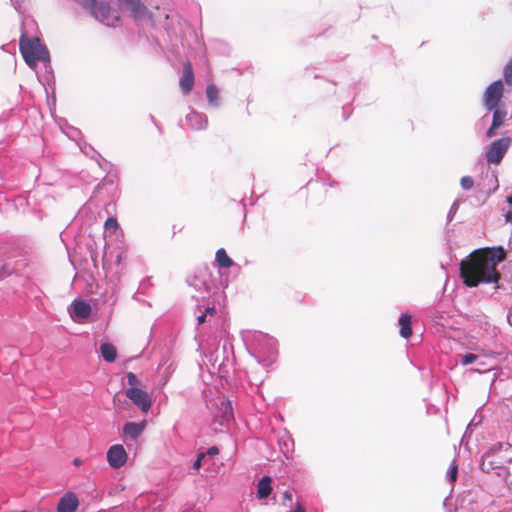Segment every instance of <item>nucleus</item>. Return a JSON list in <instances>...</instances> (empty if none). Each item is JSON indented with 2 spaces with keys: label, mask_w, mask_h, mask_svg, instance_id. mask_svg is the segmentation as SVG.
I'll use <instances>...</instances> for the list:
<instances>
[{
  "label": "nucleus",
  "mask_w": 512,
  "mask_h": 512,
  "mask_svg": "<svg viewBox=\"0 0 512 512\" xmlns=\"http://www.w3.org/2000/svg\"><path fill=\"white\" fill-rule=\"evenodd\" d=\"M507 253L501 246L486 247L473 251L460 263V274L468 287H475L480 283H497L500 273L497 265L506 259Z\"/></svg>",
  "instance_id": "obj_1"
},
{
  "label": "nucleus",
  "mask_w": 512,
  "mask_h": 512,
  "mask_svg": "<svg viewBox=\"0 0 512 512\" xmlns=\"http://www.w3.org/2000/svg\"><path fill=\"white\" fill-rule=\"evenodd\" d=\"M20 52L29 67L35 68L38 61L49 62L50 55L47 48L38 38L30 39L22 34L19 43Z\"/></svg>",
  "instance_id": "obj_2"
},
{
  "label": "nucleus",
  "mask_w": 512,
  "mask_h": 512,
  "mask_svg": "<svg viewBox=\"0 0 512 512\" xmlns=\"http://www.w3.org/2000/svg\"><path fill=\"white\" fill-rule=\"evenodd\" d=\"M77 2L88 9L91 14L101 23L108 27H115L119 23V15L110 6L104 2L98 3L97 0H77Z\"/></svg>",
  "instance_id": "obj_3"
},
{
  "label": "nucleus",
  "mask_w": 512,
  "mask_h": 512,
  "mask_svg": "<svg viewBox=\"0 0 512 512\" xmlns=\"http://www.w3.org/2000/svg\"><path fill=\"white\" fill-rule=\"evenodd\" d=\"M512 139L503 137L492 142L486 151V159L490 164H500L508 149L510 148Z\"/></svg>",
  "instance_id": "obj_4"
},
{
  "label": "nucleus",
  "mask_w": 512,
  "mask_h": 512,
  "mask_svg": "<svg viewBox=\"0 0 512 512\" xmlns=\"http://www.w3.org/2000/svg\"><path fill=\"white\" fill-rule=\"evenodd\" d=\"M125 395L130 399L142 412L147 413L151 406L152 401L148 393L138 387L127 388Z\"/></svg>",
  "instance_id": "obj_5"
},
{
  "label": "nucleus",
  "mask_w": 512,
  "mask_h": 512,
  "mask_svg": "<svg viewBox=\"0 0 512 512\" xmlns=\"http://www.w3.org/2000/svg\"><path fill=\"white\" fill-rule=\"evenodd\" d=\"M504 86L501 80L495 81L490 84L484 94V105L487 109L493 110L495 109L502 96H503Z\"/></svg>",
  "instance_id": "obj_6"
},
{
  "label": "nucleus",
  "mask_w": 512,
  "mask_h": 512,
  "mask_svg": "<svg viewBox=\"0 0 512 512\" xmlns=\"http://www.w3.org/2000/svg\"><path fill=\"white\" fill-rule=\"evenodd\" d=\"M127 458V452L121 444L112 445L107 451L108 464L114 469H119L124 466L127 462Z\"/></svg>",
  "instance_id": "obj_7"
},
{
  "label": "nucleus",
  "mask_w": 512,
  "mask_h": 512,
  "mask_svg": "<svg viewBox=\"0 0 512 512\" xmlns=\"http://www.w3.org/2000/svg\"><path fill=\"white\" fill-rule=\"evenodd\" d=\"M91 311L90 304L83 300H74L69 307L71 318L78 322L87 319L90 316Z\"/></svg>",
  "instance_id": "obj_8"
},
{
  "label": "nucleus",
  "mask_w": 512,
  "mask_h": 512,
  "mask_svg": "<svg viewBox=\"0 0 512 512\" xmlns=\"http://www.w3.org/2000/svg\"><path fill=\"white\" fill-rule=\"evenodd\" d=\"M180 88L183 94L191 92L194 85V73L190 62H186L183 65V74L179 81Z\"/></svg>",
  "instance_id": "obj_9"
},
{
  "label": "nucleus",
  "mask_w": 512,
  "mask_h": 512,
  "mask_svg": "<svg viewBox=\"0 0 512 512\" xmlns=\"http://www.w3.org/2000/svg\"><path fill=\"white\" fill-rule=\"evenodd\" d=\"M79 501L75 493L68 492L58 502L57 512H75Z\"/></svg>",
  "instance_id": "obj_10"
},
{
  "label": "nucleus",
  "mask_w": 512,
  "mask_h": 512,
  "mask_svg": "<svg viewBox=\"0 0 512 512\" xmlns=\"http://www.w3.org/2000/svg\"><path fill=\"white\" fill-rule=\"evenodd\" d=\"M186 122L190 128L196 130L204 129L208 124L207 117L204 114L198 113L196 111H191L189 114H187Z\"/></svg>",
  "instance_id": "obj_11"
},
{
  "label": "nucleus",
  "mask_w": 512,
  "mask_h": 512,
  "mask_svg": "<svg viewBox=\"0 0 512 512\" xmlns=\"http://www.w3.org/2000/svg\"><path fill=\"white\" fill-rule=\"evenodd\" d=\"M146 427V422L142 421L139 423L136 422H127L123 427V433L126 437L136 440L144 431Z\"/></svg>",
  "instance_id": "obj_12"
},
{
  "label": "nucleus",
  "mask_w": 512,
  "mask_h": 512,
  "mask_svg": "<svg viewBox=\"0 0 512 512\" xmlns=\"http://www.w3.org/2000/svg\"><path fill=\"white\" fill-rule=\"evenodd\" d=\"M99 351L102 358L108 363H113L117 358L116 347L110 342L101 343Z\"/></svg>",
  "instance_id": "obj_13"
},
{
  "label": "nucleus",
  "mask_w": 512,
  "mask_h": 512,
  "mask_svg": "<svg viewBox=\"0 0 512 512\" xmlns=\"http://www.w3.org/2000/svg\"><path fill=\"white\" fill-rule=\"evenodd\" d=\"M412 317L409 314H401L399 318V325H400V335L408 339L412 335Z\"/></svg>",
  "instance_id": "obj_14"
},
{
  "label": "nucleus",
  "mask_w": 512,
  "mask_h": 512,
  "mask_svg": "<svg viewBox=\"0 0 512 512\" xmlns=\"http://www.w3.org/2000/svg\"><path fill=\"white\" fill-rule=\"evenodd\" d=\"M125 1L131 6L133 18L136 21L142 20L149 16L146 7L141 5L139 0H125Z\"/></svg>",
  "instance_id": "obj_15"
},
{
  "label": "nucleus",
  "mask_w": 512,
  "mask_h": 512,
  "mask_svg": "<svg viewBox=\"0 0 512 512\" xmlns=\"http://www.w3.org/2000/svg\"><path fill=\"white\" fill-rule=\"evenodd\" d=\"M271 482L272 479L269 476H264L258 481V499L267 498L271 494Z\"/></svg>",
  "instance_id": "obj_16"
},
{
  "label": "nucleus",
  "mask_w": 512,
  "mask_h": 512,
  "mask_svg": "<svg viewBox=\"0 0 512 512\" xmlns=\"http://www.w3.org/2000/svg\"><path fill=\"white\" fill-rule=\"evenodd\" d=\"M215 262L219 268H230L234 265L233 260L227 255L224 248L216 251Z\"/></svg>",
  "instance_id": "obj_17"
},
{
  "label": "nucleus",
  "mask_w": 512,
  "mask_h": 512,
  "mask_svg": "<svg viewBox=\"0 0 512 512\" xmlns=\"http://www.w3.org/2000/svg\"><path fill=\"white\" fill-rule=\"evenodd\" d=\"M219 92L215 85L209 84L206 88V97L210 105L218 106L219 105Z\"/></svg>",
  "instance_id": "obj_18"
},
{
  "label": "nucleus",
  "mask_w": 512,
  "mask_h": 512,
  "mask_svg": "<svg viewBox=\"0 0 512 512\" xmlns=\"http://www.w3.org/2000/svg\"><path fill=\"white\" fill-rule=\"evenodd\" d=\"M493 110H494L493 119H492L493 128H500L505 121L507 113L505 110L499 109V108H495Z\"/></svg>",
  "instance_id": "obj_19"
},
{
  "label": "nucleus",
  "mask_w": 512,
  "mask_h": 512,
  "mask_svg": "<svg viewBox=\"0 0 512 512\" xmlns=\"http://www.w3.org/2000/svg\"><path fill=\"white\" fill-rule=\"evenodd\" d=\"M215 313L214 306H208L203 311H200V314L197 315L198 324H203L206 321V317L208 315L212 316Z\"/></svg>",
  "instance_id": "obj_20"
},
{
  "label": "nucleus",
  "mask_w": 512,
  "mask_h": 512,
  "mask_svg": "<svg viewBox=\"0 0 512 512\" xmlns=\"http://www.w3.org/2000/svg\"><path fill=\"white\" fill-rule=\"evenodd\" d=\"M104 227L106 231L115 233L118 230L119 225L115 218L110 217L105 221Z\"/></svg>",
  "instance_id": "obj_21"
},
{
  "label": "nucleus",
  "mask_w": 512,
  "mask_h": 512,
  "mask_svg": "<svg viewBox=\"0 0 512 512\" xmlns=\"http://www.w3.org/2000/svg\"><path fill=\"white\" fill-rule=\"evenodd\" d=\"M447 474H448L449 480L452 483L456 481L457 475H458V465H457V463L455 461H453L451 463Z\"/></svg>",
  "instance_id": "obj_22"
},
{
  "label": "nucleus",
  "mask_w": 512,
  "mask_h": 512,
  "mask_svg": "<svg viewBox=\"0 0 512 512\" xmlns=\"http://www.w3.org/2000/svg\"><path fill=\"white\" fill-rule=\"evenodd\" d=\"M127 383L129 388L137 387L139 385V380L137 376L133 372H128L126 374Z\"/></svg>",
  "instance_id": "obj_23"
},
{
  "label": "nucleus",
  "mask_w": 512,
  "mask_h": 512,
  "mask_svg": "<svg viewBox=\"0 0 512 512\" xmlns=\"http://www.w3.org/2000/svg\"><path fill=\"white\" fill-rule=\"evenodd\" d=\"M504 78L507 84H512V60L505 66Z\"/></svg>",
  "instance_id": "obj_24"
},
{
  "label": "nucleus",
  "mask_w": 512,
  "mask_h": 512,
  "mask_svg": "<svg viewBox=\"0 0 512 512\" xmlns=\"http://www.w3.org/2000/svg\"><path fill=\"white\" fill-rule=\"evenodd\" d=\"M461 186L463 189L465 190H469L473 187V184H474V181H473V178L470 177V176H464L461 178Z\"/></svg>",
  "instance_id": "obj_25"
},
{
  "label": "nucleus",
  "mask_w": 512,
  "mask_h": 512,
  "mask_svg": "<svg viewBox=\"0 0 512 512\" xmlns=\"http://www.w3.org/2000/svg\"><path fill=\"white\" fill-rule=\"evenodd\" d=\"M476 359H477V355L468 353V354H465L464 356H462L461 364L468 365V364L473 363Z\"/></svg>",
  "instance_id": "obj_26"
},
{
  "label": "nucleus",
  "mask_w": 512,
  "mask_h": 512,
  "mask_svg": "<svg viewBox=\"0 0 512 512\" xmlns=\"http://www.w3.org/2000/svg\"><path fill=\"white\" fill-rule=\"evenodd\" d=\"M205 457V453H200L197 457V459L194 461L193 463V468L195 470H199L202 466V460L204 459Z\"/></svg>",
  "instance_id": "obj_27"
},
{
  "label": "nucleus",
  "mask_w": 512,
  "mask_h": 512,
  "mask_svg": "<svg viewBox=\"0 0 512 512\" xmlns=\"http://www.w3.org/2000/svg\"><path fill=\"white\" fill-rule=\"evenodd\" d=\"M222 405L225 406V417H232V408L229 402H222Z\"/></svg>",
  "instance_id": "obj_28"
},
{
  "label": "nucleus",
  "mask_w": 512,
  "mask_h": 512,
  "mask_svg": "<svg viewBox=\"0 0 512 512\" xmlns=\"http://www.w3.org/2000/svg\"><path fill=\"white\" fill-rule=\"evenodd\" d=\"M219 452L218 448L213 446V447H210L207 452L205 453V455H210V456H214V455H217Z\"/></svg>",
  "instance_id": "obj_29"
},
{
  "label": "nucleus",
  "mask_w": 512,
  "mask_h": 512,
  "mask_svg": "<svg viewBox=\"0 0 512 512\" xmlns=\"http://www.w3.org/2000/svg\"><path fill=\"white\" fill-rule=\"evenodd\" d=\"M497 129L498 128H493V124H491L490 128L487 130V133H486L487 137L488 138L493 137L495 135V132Z\"/></svg>",
  "instance_id": "obj_30"
},
{
  "label": "nucleus",
  "mask_w": 512,
  "mask_h": 512,
  "mask_svg": "<svg viewBox=\"0 0 512 512\" xmlns=\"http://www.w3.org/2000/svg\"><path fill=\"white\" fill-rule=\"evenodd\" d=\"M283 498H284V500L291 501L292 500V494L289 491H285L283 493Z\"/></svg>",
  "instance_id": "obj_31"
},
{
  "label": "nucleus",
  "mask_w": 512,
  "mask_h": 512,
  "mask_svg": "<svg viewBox=\"0 0 512 512\" xmlns=\"http://www.w3.org/2000/svg\"><path fill=\"white\" fill-rule=\"evenodd\" d=\"M293 512H306V511H305V508L300 503H297L295 510Z\"/></svg>",
  "instance_id": "obj_32"
},
{
  "label": "nucleus",
  "mask_w": 512,
  "mask_h": 512,
  "mask_svg": "<svg viewBox=\"0 0 512 512\" xmlns=\"http://www.w3.org/2000/svg\"><path fill=\"white\" fill-rule=\"evenodd\" d=\"M82 463H83V461H82L80 458H75V459L73 460V464H74L75 466H80V465H82Z\"/></svg>",
  "instance_id": "obj_33"
},
{
  "label": "nucleus",
  "mask_w": 512,
  "mask_h": 512,
  "mask_svg": "<svg viewBox=\"0 0 512 512\" xmlns=\"http://www.w3.org/2000/svg\"><path fill=\"white\" fill-rule=\"evenodd\" d=\"M506 218H507V221L511 222L512 223V211H510L507 215H506Z\"/></svg>",
  "instance_id": "obj_34"
},
{
  "label": "nucleus",
  "mask_w": 512,
  "mask_h": 512,
  "mask_svg": "<svg viewBox=\"0 0 512 512\" xmlns=\"http://www.w3.org/2000/svg\"><path fill=\"white\" fill-rule=\"evenodd\" d=\"M507 201L512 205V196L508 197Z\"/></svg>",
  "instance_id": "obj_35"
}]
</instances>
